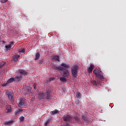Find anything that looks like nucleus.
I'll use <instances>...</instances> for the list:
<instances>
[{"instance_id":"35","label":"nucleus","mask_w":126,"mask_h":126,"mask_svg":"<svg viewBox=\"0 0 126 126\" xmlns=\"http://www.w3.org/2000/svg\"><path fill=\"white\" fill-rule=\"evenodd\" d=\"M1 2H2V3H5V2L4 0H1Z\"/></svg>"},{"instance_id":"34","label":"nucleus","mask_w":126,"mask_h":126,"mask_svg":"<svg viewBox=\"0 0 126 126\" xmlns=\"http://www.w3.org/2000/svg\"><path fill=\"white\" fill-rule=\"evenodd\" d=\"M28 92H31V88H29L28 89Z\"/></svg>"},{"instance_id":"28","label":"nucleus","mask_w":126,"mask_h":126,"mask_svg":"<svg viewBox=\"0 0 126 126\" xmlns=\"http://www.w3.org/2000/svg\"><path fill=\"white\" fill-rule=\"evenodd\" d=\"M84 123L85 124H89V120H88V118L83 121Z\"/></svg>"},{"instance_id":"26","label":"nucleus","mask_w":126,"mask_h":126,"mask_svg":"<svg viewBox=\"0 0 126 126\" xmlns=\"http://www.w3.org/2000/svg\"><path fill=\"white\" fill-rule=\"evenodd\" d=\"M24 119H25L24 117L21 116L20 117L19 120H20V122H23L24 121Z\"/></svg>"},{"instance_id":"29","label":"nucleus","mask_w":126,"mask_h":126,"mask_svg":"<svg viewBox=\"0 0 126 126\" xmlns=\"http://www.w3.org/2000/svg\"><path fill=\"white\" fill-rule=\"evenodd\" d=\"M87 119V117L86 115H83L82 116V120L84 121H85V120H86Z\"/></svg>"},{"instance_id":"14","label":"nucleus","mask_w":126,"mask_h":126,"mask_svg":"<svg viewBox=\"0 0 126 126\" xmlns=\"http://www.w3.org/2000/svg\"><path fill=\"white\" fill-rule=\"evenodd\" d=\"M18 58H19V55H14L13 56V59L14 62H16V61H18Z\"/></svg>"},{"instance_id":"25","label":"nucleus","mask_w":126,"mask_h":126,"mask_svg":"<svg viewBox=\"0 0 126 126\" xmlns=\"http://www.w3.org/2000/svg\"><path fill=\"white\" fill-rule=\"evenodd\" d=\"M19 52L24 54V53H25V49L23 48V49H20L19 50Z\"/></svg>"},{"instance_id":"17","label":"nucleus","mask_w":126,"mask_h":126,"mask_svg":"<svg viewBox=\"0 0 126 126\" xmlns=\"http://www.w3.org/2000/svg\"><path fill=\"white\" fill-rule=\"evenodd\" d=\"M59 110L55 109L54 111H51L50 112V114H51V115H56V114H59Z\"/></svg>"},{"instance_id":"3","label":"nucleus","mask_w":126,"mask_h":126,"mask_svg":"<svg viewBox=\"0 0 126 126\" xmlns=\"http://www.w3.org/2000/svg\"><path fill=\"white\" fill-rule=\"evenodd\" d=\"M4 92L5 93L6 95H7L9 101L13 103L14 101V94H13V92L9 90L4 91Z\"/></svg>"},{"instance_id":"8","label":"nucleus","mask_w":126,"mask_h":126,"mask_svg":"<svg viewBox=\"0 0 126 126\" xmlns=\"http://www.w3.org/2000/svg\"><path fill=\"white\" fill-rule=\"evenodd\" d=\"M93 69H94V65L93 64H91L90 67L88 69V72H89V73H92Z\"/></svg>"},{"instance_id":"22","label":"nucleus","mask_w":126,"mask_h":126,"mask_svg":"<svg viewBox=\"0 0 126 126\" xmlns=\"http://www.w3.org/2000/svg\"><path fill=\"white\" fill-rule=\"evenodd\" d=\"M76 97L77 99H80V98H81V94H80V93H78L76 95Z\"/></svg>"},{"instance_id":"38","label":"nucleus","mask_w":126,"mask_h":126,"mask_svg":"<svg viewBox=\"0 0 126 126\" xmlns=\"http://www.w3.org/2000/svg\"><path fill=\"white\" fill-rule=\"evenodd\" d=\"M0 68H1V67H0Z\"/></svg>"},{"instance_id":"12","label":"nucleus","mask_w":126,"mask_h":126,"mask_svg":"<svg viewBox=\"0 0 126 126\" xmlns=\"http://www.w3.org/2000/svg\"><path fill=\"white\" fill-rule=\"evenodd\" d=\"M13 45V42H11L10 44H9L8 45H6L5 47L6 49V50H10V48H11V46Z\"/></svg>"},{"instance_id":"9","label":"nucleus","mask_w":126,"mask_h":126,"mask_svg":"<svg viewBox=\"0 0 126 126\" xmlns=\"http://www.w3.org/2000/svg\"><path fill=\"white\" fill-rule=\"evenodd\" d=\"M13 124V120H10L9 121H6L4 123L5 126H11Z\"/></svg>"},{"instance_id":"30","label":"nucleus","mask_w":126,"mask_h":126,"mask_svg":"<svg viewBox=\"0 0 126 126\" xmlns=\"http://www.w3.org/2000/svg\"><path fill=\"white\" fill-rule=\"evenodd\" d=\"M50 124V121L48 120L45 124V126H47Z\"/></svg>"},{"instance_id":"10","label":"nucleus","mask_w":126,"mask_h":126,"mask_svg":"<svg viewBox=\"0 0 126 126\" xmlns=\"http://www.w3.org/2000/svg\"><path fill=\"white\" fill-rule=\"evenodd\" d=\"M21 78H22V75H21V74H19L17 76L14 78V79L15 81H19V80H21Z\"/></svg>"},{"instance_id":"32","label":"nucleus","mask_w":126,"mask_h":126,"mask_svg":"<svg viewBox=\"0 0 126 126\" xmlns=\"http://www.w3.org/2000/svg\"><path fill=\"white\" fill-rule=\"evenodd\" d=\"M8 83H4L3 84H2V86H6Z\"/></svg>"},{"instance_id":"6","label":"nucleus","mask_w":126,"mask_h":126,"mask_svg":"<svg viewBox=\"0 0 126 126\" xmlns=\"http://www.w3.org/2000/svg\"><path fill=\"white\" fill-rule=\"evenodd\" d=\"M50 92H51V91H50V90H48L46 93H44L45 99H48L49 100H51V99H52V96L50 95Z\"/></svg>"},{"instance_id":"15","label":"nucleus","mask_w":126,"mask_h":126,"mask_svg":"<svg viewBox=\"0 0 126 126\" xmlns=\"http://www.w3.org/2000/svg\"><path fill=\"white\" fill-rule=\"evenodd\" d=\"M60 80L62 82H66V81H67V80L66 79V78L64 77H61L60 78Z\"/></svg>"},{"instance_id":"7","label":"nucleus","mask_w":126,"mask_h":126,"mask_svg":"<svg viewBox=\"0 0 126 126\" xmlns=\"http://www.w3.org/2000/svg\"><path fill=\"white\" fill-rule=\"evenodd\" d=\"M18 106H20V108H23V107L25 106V102L24 101V99L22 98H20Z\"/></svg>"},{"instance_id":"16","label":"nucleus","mask_w":126,"mask_h":126,"mask_svg":"<svg viewBox=\"0 0 126 126\" xmlns=\"http://www.w3.org/2000/svg\"><path fill=\"white\" fill-rule=\"evenodd\" d=\"M14 80V78H10L7 80V83H8V84H9V83H12Z\"/></svg>"},{"instance_id":"36","label":"nucleus","mask_w":126,"mask_h":126,"mask_svg":"<svg viewBox=\"0 0 126 126\" xmlns=\"http://www.w3.org/2000/svg\"><path fill=\"white\" fill-rule=\"evenodd\" d=\"M8 0H4V1H5V2H6Z\"/></svg>"},{"instance_id":"19","label":"nucleus","mask_w":126,"mask_h":126,"mask_svg":"<svg viewBox=\"0 0 126 126\" xmlns=\"http://www.w3.org/2000/svg\"><path fill=\"white\" fill-rule=\"evenodd\" d=\"M39 98L40 99H45V93H40Z\"/></svg>"},{"instance_id":"27","label":"nucleus","mask_w":126,"mask_h":126,"mask_svg":"<svg viewBox=\"0 0 126 126\" xmlns=\"http://www.w3.org/2000/svg\"><path fill=\"white\" fill-rule=\"evenodd\" d=\"M32 86H33L34 89L35 90L37 89V86L36 85V84H35V83H32Z\"/></svg>"},{"instance_id":"4","label":"nucleus","mask_w":126,"mask_h":126,"mask_svg":"<svg viewBox=\"0 0 126 126\" xmlns=\"http://www.w3.org/2000/svg\"><path fill=\"white\" fill-rule=\"evenodd\" d=\"M78 70V67H77V65H75L73 67L71 68V72L73 77H77Z\"/></svg>"},{"instance_id":"24","label":"nucleus","mask_w":126,"mask_h":126,"mask_svg":"<svg viewBox=\"0 0 126 126\" xmlns=\"http://www.w3.org/2000/svg\"><path fill=\"white\" fill-rule=\"evenodd\" d=\"M6 110L8 111V112H11V107H10V106L8 105L6 107Z\"/></svg>"},{"instance_id":"13","label":"nucleus","mask_w":126,"mask_h":126,"mask_svg":"<svg viewBox=\"0 0 126 126\" xmlns=\"http://www.w3.org/2000/svg\"><path fill=\"white\" fill-rule=\"evenodd\" d=\"M74 120L76 121V123H81V120H80V118H79L77 116H75L74 117Z\"/></svg>"},{"instance_id":"23","label":"nucleus","mask_w":126,"mask_h":126,"mask_svg":"<svg viewBox=\"0 0 126 126\" xmlns=\"http://www.w3.org/2000/svg\"><path fill=\"white\" fill-rule=\"evenodd\" d=\"M22 111H23V110L19 109L18 111L16 112V115H19V114H21V112H22Z\"/></svg>"},{"instance_id":"31","label":"nucleus","mask_w":126,"mask_h":126,"mask_svg":"<svg viewBox=\"0 0 126 126\" xmlns=\"http://www.w3.org/2000/svg\"><path fill=\"white\" fill-rule=\"evenodd\" d=\"M42 63H43V60H40L38 61V64H42Z\"/></svg>"},{"instance_id":"5","label":"nucleus","mask_w":126,"mask_h":126,"mask_svg":"<svg viewBox=\"0 0 126 126\" xmlns=\"http://www.w3.org/2000/svg\"><path fill=\"white\" fill-rule=\"evenodd\" d=\"M63 119L64 122H65V123H70V122H72V116H71V115H64Z\"/></svg>"},{"instance_id":"33","label":"nucleus","mask_w":126,"mask_h":126,"mask_svg":"<svg viewBox=\"0 0 126 126\" xmlns=\"http://www.w3.org/2000/svg\"><path fill=\"white\" fill-rule=\"evenodd\" d=\"M54 78H49V81H52L54 80Z\"/></svg>"},{"instance_id":"2","label":"nucleus","mask_w":126,"mask_h":126,"mask_svg":"<svg viewBox=\"0 0 126 126\" xmlns=\"http://www.w3.org/2000/svg\"><path fill=\"white\" fill-rule=\"evenodd\" d=\"M93 73L95 75L96 77H97V78H99V79H97L96 81L93 80V84L94 85H100L101 84L102 79H105V77L101 74V71L98 69H95L93 71Z\"/></svg>"},{"instance_id":"21","label":"nucleus","mask_w":126,"mask_h":126,"mask_svg":"<svg viewBox=\"0 0 126 126\" xmlns=\"http://www.w3.org/2000/svg\"><path fill=\"white\" fill-rule=\"evenodd\" d=\"M5 62H2L0 63V67H1V68H2V67H3V66H4V65H5Z\"/></svg>"},{"instance_id":"1","label":"nucleus","mask_w":126,"mask_h":126,"mask_svg":"<svg viewBox=\"0 0 126 126\" xmlns=\"http://www.w3.org/2000/svg\"><path fill=\"white\" fill-rule=\"evenodd\" d=\"M69 67V64H65L64 63H62L61 66H56L54 68L56 70H58L59 71H63V76L66 78H69L70 75L69 74V71L68 68Z\"/></svg>"},{"instance_id":"20","label":"nucleus","mask_w":126,"mask_h":126,"mask_svg":"<svg viewBox=\"0 0 126 126\" xmlns=\"http://www.w3.org/2000/svg\"><path fill=\"white\" fill-rule=\"evenodd\" d=\"M19 72L21 73V74H24V75L27 74V72H26V71L25 70H20Z\"/></svg>"},{"instance_id":"37","label":"nucleus","mask_w":126,"mask_h":126,"mask_svg":"<svg viewBox=\"0 0 126 126\" xmlns=\"http://www.w3.org/2000/svg\"><path fill=\"white\" fill-rule=\"evenodd\" d=\"M78 103H79V100H78Z\"/></svg>"},{"instance_id":"11","label":"nucleus","mask_w":126,"mask_h":126,"mask_svg":"<svg viewBox=\"0 0 126 126\" xmlns=\"http://www.w3.org/2000/svg\"><path fill=\"white\" fill-rule=\"evenodd\" d=\"M52 59L54 61H58V62H60V56L55 55L52 57Z\"/></svg>"},{"instance_id":"18","label":"nucleus","mask_w":126,"mask_h":126,"mask_svg":"<svg viewBox=\"0 0 126 126\" xmlns=\"http://www.w3.org/2000/svg\"><path fill=\"white\" fill-rule=\"evenodd\" d=\"M39 58H40V53L39 52H37L35 54V58L34 59V60L35 61H38V60H39Z\"/></svg>"}]
</instances>
